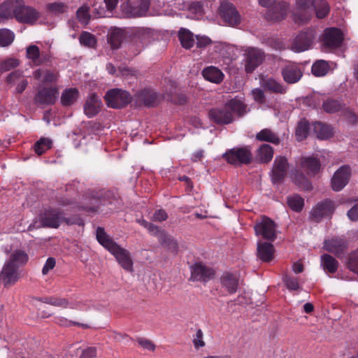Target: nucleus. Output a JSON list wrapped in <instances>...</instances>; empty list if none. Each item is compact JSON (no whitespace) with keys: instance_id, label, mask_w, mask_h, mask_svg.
Segmentation results:
<instances>
[{"instance_id":"f257e3e1","label":"nucleus","mask_w":358,"mask_h":358,"mask_svg":"<svg viewBox=\"0 0 358 358\" xmlns=\"http://www.w3.org/2000/svg\"><path fill=\"white\" fill-rule=\"evenodd\" d=\"M15 17L23 23H34L39 17V13L25 6L23 0H6L0 5V17L8 19Z\"/></svg>"},{"instance_id":"f03ea898","label":"nucleus","mask_w":358,"mask_h":358,"mask_svg":"<svg viewBox=\"0 0 358 358\" xmlns=\"http://www.w3.org/2000/svg\"><path fill=\"white\" fill-rule=\"evenodd\" d=\"M28 255L22 250L14 251L0 272V285L6 288L13 286L20 278V266L26 264Z\"/></svg>"},{"instance_id":"7ed1b4c3","label":"nucleus","mask_w":358,"mask_h":358,"mask_svg":"<svg viewBox=\"0 0 358 358\" xmlns=\"http://www.w3.org/2000/svg\"><path fill=\"white\" fill-rule=\"evenodd\" d=\"M96 240L104 248L109 251L116 259L121 266L128 271L133 269V262L128 250L118 245L103 227H99L96 229Z\"/></svg>"},{"instance_id":"20e7f679","label":"nucleus","mask_w":358,"mask_h":358,"mask_svg":"<svg viewBox=\"0 0 358 358\" xmlns=\"http://www.w3.org/2000/svg\"><path fill=\"white\" fill-rule=\"evenodd\" d=\"M101 196L102 194L99 192L88 191L83 195L80 203L65 196L59 198L57 202L62 206H70L72 208H77L79 210L94 213L96 212L99 208Z\"/></svg>"},{"instance_id":"39448f33","label":"nucleus","mask_w":358,"mask_h":358,"mask_svg":"<svg viewBox=\"0 0 358 358\" xmlns=\"http://www.w3.org/2000/svg\"><path fill=\"white\" fill-rule=\"evenodd\" d=\"M62 223V213L58 209L50 208L38 215V218L28 227V231L41 227L57 229Z\"/></svg>"},{"instance_id":"423d86ee","label":"nucleus","mask_w":358,"mask_h":358,"mask_svg":"<svg viewBox=\"0 0 358 358\" xmlns=\"http://www.w3.org/2000/svg\"><path fill=\"white\" fill-rule=\"evenodd\" d=\"M150 6V0H127L120 9L124 17H139L147 15Z\"/></svg>"},{"instance_id":"0eeeda50","label":"nucleus","mask_w":358,"mask_h":358,"mask_svg":"<svg viewBox=\"0 0 358 358\" xmlns=\"http://www.w3.org/2000/svg\"><path fill=\"white\" fill-rule=\"evenodd\" d=\"M223 158L230 164L242 165L249 164L252 161V154L250 146L234 148L227 150Z\"/></svg>"},{"instance_id":"6e6552de","label":"nucleus","mask_w":358,"mask_h":358,"mask_svg":"<svg viewBox=\"0 0 358 358\" xmlns=\"http://www.w3.org/2000/svg\"><path fill=\"white\" fill-rule=\"evenodd\" d=\"M104 99L107 105L113 108H124L132 101V96L127 91L119 88L108 91Z\"/></svg>"},{"instance_id":"1a4fd4ad","label":"nucleus","mask_w":358,"mask_h":358,"mask_svg":"<svg viewBox=\"0 0 358 358\" xmlns=\"http://www.w3.org/2000/svg\"><path fill=\"white\" fill-rule=\"evenodd\" d=\"M277 225L274 221L266 216H262L259 222H257L254 229L257 236H261L264 239L273 242L277 237Z\"/></svg>"},{"instance_id":"9d476101","label":"nucleus","mask_w":358,"mask_h":358,"mask_svg":"<svg viewBox=\"0 0 358 358\" xmlns=\"http://www.w3.org/2000/svg\"><path fill=\"white\" fill-rule=\"evenodd\" d=\"M334 210V202L329 199H326L313 207L309 217L315 222H320L323 218L330 217Z\"/></svg>"},{"instance_id":"9b49d317","label":"nucleus","mask_w":358,"mask_h":358,"mask_svg":"<svg viewBox=\"0 0 358 358\" xmlns=\"http://www.w3.org/2000/svg\"><path fill=\"white\" fill-rule=\"evenodd\" d=\"M219 13L223 21L229 26L236 27L241 22V16L231 3L222 2L219 8Z\"/></svg>"},{"instance_id":"f8f14e48","label":"nucleus","mask_w":358,"mask_h":358,"mask_svg":"<svg viewBox=\"0 0 358 358\" xmlns=\"http://www.w3.org/2000/svg\"><path fill=\"white\" fill-rule=\"evenodd\" d=\"M59 90L57 87H43L34 96V103L38 106H51L55 103L59 97Z\"/></svg>"},{"instance_id":"ddd939ff","label":"nucleus","mask_w":358,"mask_h":358,"mask_svg":"<svg viewBox=\"0 0 358 358\" xmlns=\"http://www.w3.org/2000/svg\"><path fill=\"white\" fill-rule=\"evenodd\" d=\"M315 38V32L313 29H308L301 31L294 38L292 49L296 52L308 50Z\"/></svg>"},{"instance_id":"4468645a","label":"nucleus","mask_w":358,"mask_h":358,"mask_svg":"<svg viewBox=\"0 0 358 358\" xmlns=\"http://www.w3.org/2000/svg\"><path fill=\"white\" fill-rule=\"evenodd\" d=\"M343 41L341 29L335 27L327 28L321 36L322 45L329 49L339 48Z\"/></svg>"},{"instance_id":"2eb2a0df","label":"nucleus","mask_w":358,"mask_h":358,"mask_svg":"<svg viewBox=\"0 0 358 358\" xmlns=\"http://www.w3.org/2000/svg\"><path fill=\"white\" fill-rule=\"evenodd\" d=\"M215 275V270L201 262L195 263L191 267V279L194 281L206 282L212 280Z\"/></svg>"},{"instance_id":"dca6fc26","label":"nucleus","mask_w":358,"mask_h":358,"mask_svg":"<svg viewBox=\"0 0 358 358\" xmlns=\"http://www.w3.org/2000/svg\"><path fill=\"white\" fill-rule=\"evenodd\" d=\"M245 70L246 73H252L264 60V52L257 48H250L245 53Z\"/></svg>"},{"instance_id":"f3484780","label":"nucleus","mask_w":358,"mask_h":358,"mask_svg":"<svg viewBox=\"0 0 358 358\" xmlns=\"http://www.w3.org/2000/svg\"><path fill=\"white\" fill-rule=\"evenodd\" d=\"M208 117L210 121L217 124H228L233 122V114L229 111L226 105L221 108H214L209 110Z\"/></svg>"},{"instance_id":"a211bd4d","label":"nucleus","mask_w":358,"mask_h":358,"mask_svg":"<svg viewBox=\"0 0 358 358\" xmlns=\"http://www.w3.org/2000/svg\"><path fill=\"white\" fill-rule=\"evenodd\" d=\"M281 74L285 82L294 84L299 82L303 76V72L296 64L289 63L281 69Z\"/></svg>"},{"instance_id":"6ab92c4d","label":"nucleus","mask_w":358,"mask_h":358,"mask_svg":"<svg viewBox=\"0 0 358 358\" xmlns=\"http://www.w3.org/2000/svg\"><path fill=\"white\" fill-rule=\"evenodd\" d=\"M289 9L287 2L279 1L274 2L266 12V17L269 20L280 21L285 18Z\"/></svg>"},{"instance_id":"aec40b11","label":"nucleus","mask_w":358,"mask_h":358,"mask_svg":"<svg viewBox=\"0 0 358 358\" xmlns=\"http://www.w3.org/2000/svg\"><path fill=\"white\" fill-rule=\"evenodd\" d=\"M220 282L222 288L225 289L229 294H235L238 287L239 278L236 273L224 272L220 278Z\"/></svg>"},{"instance_id":"412c9836","label":"nucleus","mask_w":358,"mask_h":358,"mask_svg":"<svg viewBox=\"0 0 358 358\" xmlns=\"http://www.w3.org/2000/svg\"><path fill=\"white\" fill-rule=\"evenodd\" d=\"M324 248L329 252L336 255L337 257H341L345 252L348 248V244L343 238H333L324 241Z\"/></svg>"},{"instance_id":"4be33fe9","label":"nucleus","mask_w":358,"mask_h":358,"mask_svg":"<svg viewBox=\"0 0 358 358\" xmlns=\"http://www.w3.org/2000/svg\"><path fill=\"white\" fill-rule=\"evenodd\" d=\"M101 106L102 102L100 98L95 93H92L84 104V113L88 117H93L99 113Z\"/></svg>"},{"instance_id":"5701e85b","label":"nucleus","mask_w":358,"mask_h":358,"mask_svg":"<svg viewBox=\"0 0 358 358\" xmlns=\"http://www.w3.org/2000/svg\"><path fill=\"white\" fill-rule=\"evenodd\" d=\"M289 169L287 159L281 155L276 156L272 168L273 179H284Z\"/></svg>"},{"instance_id":"b1692460","label":"nucleus","mask_w":358,"mask_h":358,"mask_svg":"<svg viewBox=\"0 0 358 358\" xmlns=\"http://www.w3.org/2000/svg\"><path fill=\"white\" fill-rule=\"evenodd\" d=\"M316 0H296V8L302 22H308L313 17L312 7Z\"/></svg>"},{"instance_id":"393cba45","label":"nucleus","mask_w":358,"mask_h":358,"mask_svg":"<svg viewBox=\"0 0 358 358\" xmlns=\"http://www.w3.org/2000/svg\"><path fill=\"white\" fill-rule=\"evenodd\" d=\"M131 34L134 37L133 41H134L136 39L138 40V41H136V44L135 45V48L133 50L134 55H137L143 49L144 42L149 37L150 31L148 29L136 27L132 30Z\"/></svg>"},{"instance_id":"a878e982","label":"nucleus","mask_w":358,"mask_h":358,"mask_svg":"<svg viewBox=\"0 0 358 358\" xmlns=\"http://www.w3.org/2000/svg\"><path fill=\"white\" fill-rule=\"evenodd\" d=\"M274 246L271 243L259 242L257 243V257L264 262H269L274 258Z\"/></svg>"},{"instance_id":"bb28decb","label":"nucleus","mask_w":358,"mask_h":358,"mask_svg":"<svg viewBox=\"0 0 358 358\" xmlns=\"http://www.w3.org/2000/svg\"><path fill=\"white\" fill-rule=\"evenodd\" d=\"M301 164L303 169L310 176H315L320 172L321 167L320 160L312 157L302 158Z\"/></svg>"},{"instance_id":"cd10ccee","label":"nucleus","mask_w":358,"mask_h":358,"mask_svg":"<svg viewBox=\"0 0 358 358\" xmlns=\"http://www.w3.org/2000/svg\"><path fill=\"white\" fill-rule=\"evenodd\" d=\"M201 73L206 80L216 84L222 83L224 77L222 71L214 66L204 68Z\"/></svg>"},{"instance_id":"c85d7f7f","label":"nucleus","mask_w":358,"mask_h":358,"mask_svg":"<svg viewBox=\"0 0 358 358\" xmlns=\"http://www.w3.org/2000/svg\"><path fill=\"white\" fill-rule=\"evenodd\" d=\"M126 37L125 30L115 27L112 29L108 35V41L111 48L118 49Z\"/></svg>"},{"instance_id":"c756f323","label":"nucleus","mask_w":358,"mask_h":358,"mask_svg":"<svg viewBox=\"0 0 358 358\" xmlns=\"http://www.w3.org/2000/svg\"><path fill=\"white\" fill-rule=\"evenodd\" d=\"M273 148L268 144H262L257 150L256 161L260 164H268L273 157Z\"/></svg>"},{"instance_id":"7c9ffc66","label":"nucleus","mask_w":358,"mask_h":358,"mask_svg":"<svg viewBox=\"0 0 358 358\" xmlns=\"http://www.w3.org/2000/svg\"><path fill=\"white\" fill-rule=\"evenodd\" d=\"M27 57L36 66H40L48 60V56L41 53L39 48L35 45H31L27 48Z\"/></svg>"},{"instance_id":"2f4dec72","label":"nucleus","mask_w":358,"mask_h":358,"mask_svg":"<svg viewBox=\"0 0 358 358\" xmlns=\"http://www.w3.org/2000/svg\"><path fill=\"white\" fill-rule=\"evenodd\" d=\"M262 87L266 90L276 94H285V87L272 78H264L261 80Z\"/></svg>"},{"instance_id":"473e14b6","label":"nucleus","mask_w":358,"mask_h":358,"mask_svg":"<svg viewBox=\"0 0 358 358\" xmlns=\"http://www.w3.org/2000/svg\"><path fill=\"white\" fill-rule=\"evenodd\" d=\"M313 131L317 138L321 140H326L333 136V128L327 124L316 122L313 124Z\"/></svg>"},{"instance_id":"72a5a7b5","label":"nucleus","mask_w":358,"mask_h":358,"mask_svg":"<svg viewBox=\"0 0 358 358\" xmlns=\"http://www.w3.org/2000/svg\"><path fill=\"white\" fill-rule=\"evenodd\" d=\"M138 99L142 101L145 106L153 107L157 104L158 96L152 90L144 89L138 94Z\"/></svg>"},{"instance_id":"f704fd0d","label":"nucleus","mask_w":358,"mask_h":358,"mask_svg":"<svg viewBox=\"0 0 358 358\" xmlns=\"http://www.w3.org/2000/svg\"><path fill=\"white\" fill-rule=\"evenodd\" d=\"M225 105L229 111L236 114L239 117L244 115L247 113V105L237 97L231 99Z\"/></svg>"},{"instance_id":"c9c22d12","label":"nucleus","mask_w":358,"mask_h":358,"mask_svg":"<svg viewBox=\"0 0 358 358\" xmlns=\"http://www.w3.org/2000/svg\"><path fill=\"white\" fill-rule=\"evenodd\" d=\"M256 140L268 142L274 145H279L280 143L279 136L271 129L267 128L262 129L256 134Z\"/></svg>"},{"instance_id":"e433bc0d","label":"nucleus","mask_w":358,"mask_h":358,"mask_svg":"<svg viewBox=\"0 0 358 358\" xmlns=\"http://www.w3.org/2000/svg\"><path fill=\"white\" fill-rule=\"evenodd\" d=\"M315 16L318 19H324L330 12L329 3L326 0H316L312 7Z\"/></svg>"},{"instance_id":"4c0bfd02","label":"nucleus","mask_w":358,"mask_h":358,"mask_svg":"<svg viewBox=\"0 0 358 358\" xmlns=\"http://www.w3.org/2000/svg\"><path fill=\"white\" fill-rule=\"evenodd\" d=\"M79 92L76 88H68L61 95V103L63 106H70L78 99Z\"/></svg>"},{"instance_id":"58836bf2","label":"nucleus","mask_w":358,"mask_h":358,"mask_svg":"<svg viewBox=\"0 0 358 358\" xmlns=\"http://www.w3.org/2000/svg\"><path fill=\"white\" fill-rule=\"evenodd\" d=\"M321 265L325 271L333 274L338 269V262L330 255L324 254L321 256Z\"/></svg>"},{"instance_id":"ea45409f","label":"nucleus","mask_w":358,"mask_h":358,"mask_svg":"<svg viewBox=\"0 0 358 358\" xmlns=\"http://www.w3.org/2000/svg\"><path fill=\"white\" fill-rule=\"evenodd\" d=\"M178 38L182 46L185 49H190L195 43L193 34L185 28H180L179 30Z\"/></svg>"},{"instance_id":"a19ab883","label":"nucleus","mask_w":358,"mask_h":358,"mask_svg":"<svg viewBox=\"0 0 358 358\" xmlns=\"http://www.w3.org/2000/svg\"><path fill=\"white\" fill-rule=\"evenodd\" d=\"M159 242L162 246L167 248L171 252H176L178 250V243L171 235L168 234L164 230L161 233L158 238Z\"/></svg>"},{"instance_id":"79ce46f5","label":"nucleus","mask_w":358,"mask_h":358,"mask_svg":"<svg viewBox=\"0 0 358 358\" xmlns=\"http://www.w3.org/2000/svg\"><path fill=\"white\" fill-rule=\"evenodd\" d=\"M343 103L338 99L329 98L323 101L322 108L327 113H336L341 110Z\"/></svg>"},{"instance_id":"37998d69","label":"nucleus","mask_w":358,"mask_h":358,"mask_svg":"<svg viewBox=\"0 0 358 358\" xmlns=\"http://www.w3.org/2000/svg\"><path fill=\"white\" fill-rule=\"evenodd\" d=\"M40 301L50 304L54 306L61 307L63 308H74L73 306H70L68 299L65 298L57 297V296H46L39 299Z\"/></svg>"},{"instance_id":"c03bdc74","label":"nucleus","mask_w":358,"mask_h":358,"mask_svg":"<svg viewBox=\"0 0 358 358\" xmlns=\"http://www.w3.org/2000/svg\"><path fill=\"white\" fill-rule=\"evenodd\" d=\"M52 145L51 139L45 137L41 138L34 145V150L38 155H41L50 149Z\"/></svg>"},{"instance_id":"a18cd8bd","label":"nucleus","mask_w":358,"mask_h":358,"mask_svg":"<svg viewBox=\"0 0 358 358\" xmlns=\"http://www.w3.org/2000/svg\"><path fill=\"white\" fill-rule=\"evenodd\" d=\"M329 69V65L324 60H317L312 66L311 71L315 76H323L326 75Z\"/></svg>"},{"instance_id":"49530a36","label":"nucleus","mask_w":358,"mask_h":358,"mask_svg":"<svg viewBox=\"0 0 358 358\" xmlns=\"http://www.w3.org/2000/svg\"><path fill=\"white\" fill-rule=\"evenodd\" d=\"M287 205L292 210L299 213L301 212L303 208L304 199L298 194L288 196Z\"/></svg>"},{"instance_id":"de8ad7c7","label":"nucleus","mask_w":358,"mask_h":358,"mask_svg":"<svg viewBox=\"0 0 358 358\" xmlns=\"http://www.w3.org/2000/svg\"><path fill=\"white\" fill-rule=\"evenodd\" d=\"M282 281L289 291H299L301 289L299 279L292 275L285 274Z\"/></svg>"},{"instance_id":"09e8293b","label":"nucleus","mask_w":358,"mask_h":358,"mask_svg":"<svg viewBox=\"0 0 358 358\" xmlns=\"http://www.w3.org/2000/svg\"><path fill=\"white\" fill-rule=\"evenodd\" d=\"M309 129L310 127L308 121L306 120H301L298 123L295 132L297 141H301L306 139L308 135Z\"/></svg>"},{"instance_id":"8fccbe9b","label":"nucleus","mask_w":358,"mask_h":358,"mask_svg":"<svg viewBox=\"0 0 358 358\" xmlns=\"http://www.w3.org/2000/svg\"><path fill=\"white\" fill-rule=\"evenodd\" d=\"M15 38L13 31L7 29H0V46L6 47L10 45Z\"/></svg>"},{"instance_id":"3c124183","label":"nucleus","mask_w":358,"mask_h":358,"mask_svg":"<svg viewBox=\"0 0 358 358\" xmlns=\"http://www.w3.org/2000/svg\"><path fill=\"white\" fill-rule=\"evenodd\" d=\"M55 322L61 326V327H71V326H78V327H80L83 329H89L90 328V326L87 324H83V323H80V322H74V321H72V320H68L67 318L64 317H57L55 318Z\"/></svg>"},{"instance_id":"603ef678","label":"nucleus","mask_w":358,"mask_h":358,"mask_svg":"<svg viewBox=\"0 0 358 358\" xmlns=\"http://www.w3.org/2000/svg\"><path fill=\"white\" fill-rule=\"evenodd\" d=\"M352 176V169L348 165L341 166L335 171L331 179H349Z\"/></svg>"},{"instance_id":"864d4df0","label":"nucleus","mask_w":358,"mask_h":358,"mask_svg":"<svg viewBox=\"0 0 358 358\" xmlns=\"http://www.w3.org/2000/svg\"><path fill=\"white\" fill-rule=\"evenodd\" d=\"M90 7L85 4L80 7L77 12L76 15L80 22L83 24H87L90 20V15L89 14Z\"/></svg>"},{"instance_id":"5fc2aeb1","label":"nucleus","mask_w":358,"mask_h":358,"mask_svg":"<svg viewBox=\"0 0 358 358\" xmlns=\"http://www.w3.org/2000/svg\"><path fill=\"white\" fill-rule=\"evenodd\" d=\"M80 43L87 47H94L96 43L95 37L90 33L83 31L79 38Z\"/></svg>"},{"instance_id":"6e6d98bb","label":"nucleus","mask_w":358,"mask_h":358,"mask_svg":"<svg viewBox=\"0 0 358 358\" xmlns=\"http://www.w3.org/2000/svg\"><path fill=\"white\" fill-rule=\"evenodd\" d=\"M67 6L63 2H54L48 3L46 6L47 10L54 14L64 13L66 10Z\"/></svg>"},{"instance_id":"4d7b16f0","label":"nucleus","mask_w":358,"mask_h":358,"mask_svg":"<svg viewBox=\"0 0 358 358\" xmlns=\"http://www.w3.org/2000/svg\"><path fill=\"white\" fill-rule=\"evenodd\" d=\"M347 264L350 271L358 274V250L350 254Z\"/></svg>"},{"instance_id":"13d9d810","label":"nucleus","mask_w":358,"mask_h":358,"mask_svg":"<svg viewBox=\"0 0 358 358\" xmlns=\"http://www.w3.org/2000/svg\"><path fill=\"white\" fill-rule=\"evenodd\" d=\"M19 60L15 58H9L1 64V69L4 71H10L19 65Z\"/></svg>"},{"instance_id":"bf43d9fd","label":"nucleus","mask_w":358,"mask_h":358,"mask_svg":"<svg viewBox=\"0 0 358 358\" xmlns=\"http://www.w3.org/2000/svg\"><path fill=\"white\" fill-rule=\"evenodd\" d=\"M22 71L20 70H16L10 73L7 78L6 81L10 84H15L17 82H19L21 79L24 78Z\"/></svg>"},{"instance_id":"052dcab7","label":"nucleus","mask_w":358,"mask_h":358,"mask_svg":"<svg viewBox=\"0 0 358 358\" xmlns=\"http://www.w3.org/2000/svg\"><path fill=\"white\" fill-rule=\"evenodd\" d=\"M295 185L301 191L310 192L313 189V184L311 180H294Z\"/></svg>"},{"instance_id":"680f3d73","label":"nucleus","mask_w":358,"mask_h":358,"mask_svg":"<svg viewBox=\"0 0 358 358\" xmlns=\"http://www.w3.org/2000/svg\"><path fill=\"white\" fill-rule=\"evenodd\" d=\"M193 344L196 349H199V348L203 347L205 345V343L203 341V332L201 329H197L195 336L193 339Z\"/></svg>"},{"instance_id":"e2e57ef3","label":"nucleus","mask_w":358,"mask_h":358,"mask_svg":"<svg viewBox=\"0 0 358 358\" xmlns=\"http://www.w3.org/2000/svg\"><path fill=\"white\" fill-rule=\"evenodd\" d=\"M62 222H65L68 225L77 224L78 226H84L83 220L77 216L71 217H64L62 216Z\"/></svg>"},{"instance_id":"0e129e2a","label":"nucleus","mask_w":358,"mask_h":358,"mask_svg":"<svg viewBox=\"0 0 358 358\" xmlns=\"http://www.w3.org/2000/svg\"><path fill=\"white\" fill-rule=\"evenodd\" d=\"M58 80V73L51 71H46L43 82L44 83H55Z\"/></svg>"},{"instance_id":"69168bd1","label":"nucleus","mask_w":358,"mask_h":358,"mask_svg":"<svg viewBox=\"0 0 358 358\" xmlns=\"http://www.w3.org/2000/svg\"><path fill=\"white\" fill-rule=\"evenodd\" d=\"M137 342L141 346L148 350L154 351L155 349V345L154 343L148 339L144 338H138Z\"/></svg>"},{"instance_id":"338daca9","label":"nucleus","mask_w":358,"mask_h":358,"mask_svg":"<svg viewBox=\"0 0 358 358\" xmlns=\"http://www.w3.org/2000/svg\"><path fill=\"white\" fill-rule=\"evenodd\" d=\"M347 215L351 221H358V202L348 211Z\"/></svg>"},{"instance_id":"774afa93","label":"nucleus","mask_w":358,"mask_h":358,"mask_svg":"<svg viewBox=\"0 0 358 358\" xmlns=\"http://www.w3.org/2000/svg\"><path fill=\"white\" fill-rule=\"evenodd\" d=\"M96 356V349L94 347H90L84 350L80 355V358H95Z\"/></svg>"}]
</instances>
